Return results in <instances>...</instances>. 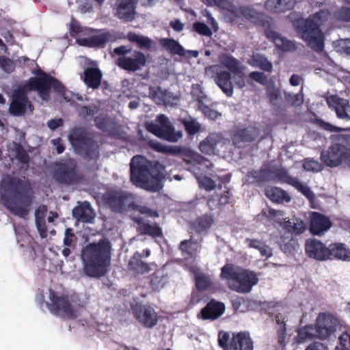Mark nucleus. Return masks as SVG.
Wrapping results in <instances>:
<instances>
[{"label": "nucleus", "mask_w": 350, "mask_h": 350, "mask_svg": "<svg viewBox=\"0 0 350 350\" xmlns=\"http://www.w3.org/2000/svg\"><path fill=\"white\" fill-rule=\"evenodd\" d=\"M230 191L228 190L224 191L221 194L214 193L208 200V204L212 208L213 207H220V206H225L229 203L230 201Z\"/></svg>", "instance_id": "obj_45"}, {"label": "nucleus", "mask_w": 350, "mask_h": 350, "mask_svg": "<svg viewBox=\"0 0 350 350\" xmlns=\"http://www.w3.org/2000/svg\"><path fill=\"white\" fill-rule=\"evenodd\" d=\"M94 29L82 27L80 22L75 20L74 18H71V23L69 27V34L72 38H77L80 34L88 36L92 33Z\"/></svg>", "instance_id": "obj_43"}, {"label": "nucleus", "mask_w": 350, "mask_h": 350, "mask_svg": "<svg viewBox=\"0 0 350 350\" xmlns=\"http://www.w3.org/2000/svg\"><path fill=\"white\" fill-rule=\"evenodd\" d=\"M274 175L280 182L288 184L300 191L309 200H314V194L310 187L300 182L297 178L291 176L285 168H277L274 171Z\"/></svg>", "instance_id": "obj_16"}, {"label": "nucleus", "mask_w": 350, "mask_h": 350, "mask_svg": "<svg viewBox=\"0 0 350 350\" xmlns=\"http://www.w3.org/2000/svg\"><path fill=\"white\" fill-rule=\"evenodd\" d=\"M83 81L85 84L94 90L98 89L103 77L100 70L98 68H87L84 70Z\"/></svg>", "instance_id": "obj_31"}, {"label": "nucleus", "mask_w": 350, "mask_h": 350, "mask_svg": "<svg viewBox=\"0 0 350 350\" xmlns=\"http://www.w3.org/2000/svg\"><path fill=\"white\" fill-rule=\"evenodd\" d=\"M179 121L184 127L189 137H193L194 135L200 131V124L194 118L189 117L188 118H180Z\"/></svg>", "instance_id": "obj_44"}, {"label": "nucleus", "mask_w": 350, "mask_h": 350, "mask_svg": "<svg viewBox=\"0 0 350 350\" xmlns=\"http://www.w3.org/2000/svg\"><path fill=\"white\" fill-rule=\"evenodd\" d=\"M314 123L319 126L321 129L328 132H340L345 131V129L335 126L329 122L324 121L321 118H315Z\"/></svg>", "instance_id": "obj_57"}, {"label": "nucleus", "mask_w": 350, "mask_h": 350, "mask_svg": "<svg viewBox=\"0 0 350 350\" xmlns=\"http://www.w3.org/2000/svg\"><path fill=\"white\" fill-rule=\"evenodd\" d=\"M168 282V278L162 273H155L151 278L150 285L154 291H158L163 288Z\"/></svg>", "instance_id": "obj_49"}, {"label": "nucleus", "mask_w": 350, "mask_h": 350, "mask_svg": "<svg viewBox=\"0 0 350 350\" xmlns=\"http://www.w3.org/2000/svg\"><path fill=\"white\" fill-rule=\"evenodd\" d=\"M176 55L183 57L186 59H190L191 57L196 58L198 56V51L186 50L178 42L176 41Z\"/></svg>", "instance_id": "obj_61"}, {"label": "nucleus", "mask_w": 350, "mask_h": 350, "mask_svg": "<svg viewBox=\"0 0 350 350\" xmlns=\"http://www.w3.org/2000/svg\"><path fill=\"white\" fill-rule=\"evenodd\" d=\"M297 246V242L292 237L280 238V249L285 253L291 254Z\"/></svg>", "instance_id": "obj_52"}, {"label": "nucleus", "mask_w": 350, "mask_h": 350, "mask_svg": "<svg viewBox=\"0 0 350 350\" xmlns=\"http://www.w3.org/2000/svg\"><path fill=\"white\" fill-rule=\"evenodd\" d=\"M270 171L268 168L251 170L247 173V178L251 184H262L269 179Z\"/></svg>", "instance_id": "obj_38"}, {"label": "nucleus", "mask_w": 350, "mask_h": 350, "mask_svg": "<svg viewBox=\"0 0 350 350\" xmlns=\"http://www.w3.org/2000/svg\"><path fill=\"white\" fill-rule=\"evenodd\" d=\"M69 138L75 150L82 152L85 159L92 160L98 156V147L95 141L84 131H73Z\"/></svg>", "instance_id": "obj_10"}, {"label": "nucleus", "mask_w": 350, "mask_h": 350, "mask_svg": "<svg viewBox=\"0 0 350 350\" xmlns=\"http://www.w3.org/2000/svg\"><path fill=\"white\" fill-rule=\"evenodd\" d=\"M138 0H120L117 4L116 16L124 22L135 19Z\"/></svg>", "instance_id": "obj_24"}, {"label": "nucleus", "mask_w": 350, "mask_h": 350, "mask_svg": "<svg viewBox=\"0 0 350 350\" xmlns=\"http://www.w3.org/2000/svg\"><path fill=\"white\" fill-rule=\"evenodd\" d=\"M226 310V306L223 302L211 299L204 308L200 310V314L202 319L215 320L221 317Z\"/></svg>", "instance_id": "obj_25"}, {"label": "nucleus", "mask_w": 350, "mask_h": 350, "mask_svg": "<svg viewBox=\"0 0 350 350\" xmlns=\"http://www.w3.org/2000/svg\"><path fill=\"white\" fill-rule=\"evenodd\" d=\"M218 345L224 350H254V342L248 332L232 333L221 331L218 333Z\"/></svg>", "instance_id": "obj_8"}, {"label": "nucleus", "mask_w": 350, "mask_h": 350, "mask_svg": "<svg viewBox=\"0 0 350 350\" xmlns=\"http://www.w3.org/2000/svg\"><path fill=\"white\" fill-rule=\"evenodd\" d=\"M327 260L338 259L347 260L350 257V250L343 243H333L328 246Z\"/></svg>", "instance_id": "obj_30"}, {"label": "nucleus", "mask_w": 350, "mask_h": 350, "mask_svg": "<svg viewBox=\"0 0 350 350\" xmlns=\"http://www.w3.org/2000/svg\"><path fill=\"white\" fill-rule=\"evenodd\" d=\"M52 177L59 184L74 186L83 179L77 161L74 158H66L56 161L52 165Z\"/></svg>", "instance_id": "obj_7"}, {"label": "nucleus", "mask_w": 350, "mask_h": 350, "mask_svg": "<svg viewBox=\"0 0 350 350\" xmlns=\"http://www.w3.org/2000/svg\"><path fill=\"white\" fill-rule=\"evenodd\" d=\"M49 302L46 303L51 313L62 319L74 320L77 318L78 312L66 295H59L53 290L49 291Z\"/></svg>", "instance_id": "obj_9"}, {"label": "nucleus", "mask_w": 350, "mask_h": 350, "mask_svg": "<svg viewBox=\"0 0 350 350\" xmlns=\"http://www.w3.org/2000/svg\"><path fill=\"white\" fill-rule=\"evenodd\" d=\"M98 107L94 105L93 107L85 105H79L77 107L78 115L82 119H86L88 116H94L98 111Z\"/></svg>", "instance_id": "obj_56"}, {"label": "nucleus", "mask_w": 350, "mask_h": 350, "mask_svg": "<svg viewBox=\"0 0 350 350\" xmlns=\"http://www.w3.org/2000/svg\"><path fill=\"white\" fill-rule=\"evenodd\" d=\"M275 319L278 325L276 331L278 342L282 347H284L286 345L285 340L286 336V317L283 314H278Z\"/></svg>", "instance_id": "obj_41"}, {"label": "nucleus", "mask_w": 350, "mask_h": 350, "mask_svg": "<svg viewBox=\"0 0 350 350\" xmlns=\"http://www.w3.org/2000/svg\"><path fill=\"white\" fill-rule=\"evenodd\" d=\"M265 36L268 40L274 42L275 46L283 51H292L295 49V46L292 41L284 38L278 33L270 28L265 29Z\"/></svg>", "instance_id": "obj_27"}, {"label": "nucleus", "mask_w": 350, "mask_h": 350, "mask_svg": "<svg viewBox=\"0 0 350 350\" xmlns=\"http://www.w3.org/2000/svg\"><path fill=\"white\" fill-rule=\"evenodd\" d=\"M196 287L198 291H205L213 285L212 280L208 275L195 273Z\"/></svg>", "instance_id": "obj_47"}, {"label": "nucleus", "mask_w": 350, "mask_h": 350, "mask_svg": "<svg viewBox=\"0 0 350 350\" xmlns=\"http://www.w3.org/2000/svg\"><path fill=\"white\" fill-rule=\"evenodd\" d=\"M307 256L316 260H327L328 247L316 239L307 240L305 244Z\"/></svg>", "instance_id": "obj_20"}, {"label": "nucleus", "mask_w": 350, "mask_h": 350, "mask_svg": "<svg viewBox=\"0 0 350 350\" xmlns=\"http://www.w3.org/2000/svg\"><path fill=\"white\" fill-rule=\"evenodd\" d=\"M332 226L330 219L319 212H312L310 215V231L313 235H321Z\"/></svg>", "instance_id": "obj_23"}, {"label": "nucleus", "mask_w": 350, "mask_h": 350, "mask_svg": "<svg viewBox=\"0 0 350 350\" xmlns=\"http://www.w3.org/2000/svg\"><path fill=\"white\" fill-rule=\"evenodd\" d=\"M340 345L336 348L338 350H350V334L345 332L339 337Z\"/></svg>", "instance_id": "obj_64"}, {"label": "nucleus", "mask_w": 350, "mask_h": 350, "mask_svg": "<svg viewBox=\"0 0 350 350\" xmlns=\"http://www.w3.org/2000/svg\"><path fill=\"white\" fill-rule=\"evenodd\" d=\"M163 166L158 161H150L143 156H134L131 162V181L136 187L150 191L161 188Z\"/></svg>", "instance_id": "obj_4"}, {"label": "nucleus", "mask_w": 350, "mask_h": 350, "mask_svg": "<svg viewBox=\"0 0 350 350\" xmlns=\"http://www.w3.org/2000/svg\"><path fill=\"white\" fill-rule=\"evenodd\" d=\"M130 209L137 211L141 214L146 215L151 217H157L159 216V214L156 211L147 206H144V205H137L135 203L134 200L133 201V205H131Z\"/></svg>", "instance_id": "obj_59"}, {"label": "nucleus", "mask_w": 350, "mask_h": 350, "mask_svg": "<svg viewBox=\"0 0 350 350\" xmlns=\"http://www.w3.org/2000/svg\"><path fill=\"white\" fill-rule=\"evenodd\" d=\"M29 184L19 177L5 175L0 182L1 198L10 211L17 216L25 217L28 214L31 204Z\"/></svg>", "instance_id": "obj_2"}, {"label": "nucleus", "mask_w": 350, "mask_h": 350, "mask_svg": "<svg viewBox=\"0 0 350 350\" xmlns=\"http://www.w3.org/2000/svg\"><path fill=\"white\" fill-rule=\"evenodd\" d=\"M111 255L112 245L107 239L88 243L81 250L84 273L93 278L105 276L111 262Z\"/></svg>", "instance_id": "obj_3"}, {"label": "nucleus", "mask_w": 350, "mask_h": 350, "mask_svg": "<svg viewBox=\"0 0 350 350\" xmlns=\"http://www.w3.org/2000/svg\"><path fill=\"white\" fill-rule=\"evenodd\" d=\"M46 207L44 205L38 207L36 211V222L40 235L42 238L47 236V228L45 223Z\"/></svg>", "instance_id": "obj_42"}, {"label": "nucleus", "mask_w": 350, "mask_h": 350, "mask_svg": "<svg viewBox=\"0 0 350 350\" xmlns=\"http://www.w3.org/2000/svg\"><path fill=\"white\" fill-rule=\"evenodd\" d=\"M328 15L327 11L321 10L310 15L306 19L299 18L293 22L296 32L316 52H322L324 49V35L321 26L327 20Z\"/></svg>", "instance_id": "obj_5"}, {"label": "nucleus", "mask_w": 350, "mask_h": 350, "mask_svg": "<svg viewBox=\"0 0 350 350\" xmlns=\"http://www.w3.org/2000/svg\"><path fill=\"white\" fill-rule=\"evenodd\" d=\"M295 5V0H267L265 6L273 13H283L291 10Z\"/></svg>", "instance_id": "obj_33"}, {"label": "nucleus", "mask_w": 350, "mask_h": 350, "mask_svg": "<svg viewBox=\"0 0 350 350\" xmlns=\"http://www.w3.org/2000/svg\"><path fill=\"white\" fill-rule=\"evenodd\" d=\"M154 98H158L157 102L159 104H162L165 106H172L174 104L175 96L166 91L163 92L159 90V91L156 92Z\"/></svg>", "instance_id": "obj_51"}, {"label": "nucleus", "mask_w": 350, "mask_h": 350, "mask_svg": "<svg viewBox=\"0 0 350 350\" xmlns=\"http://www.w3.org/2000/svg\"><path fill=\"white\" fill-rule=\"evenodd\" d=\"M72 213L74 217L83 223H92L96 216L94 209L88 202L75 207Z\"/></svg>", "instance_id": "obj_28"}, {"label": "nucleus", "mask_w": 350, "mask_h": 350, "mask_svg": "<svg viewBox=\"0 0 350 350\" xmlns=\"http://www.w3.org/2000/svg\"><path fill=\"white\" fill-rule=\"evenodd\" d=\"M36 77H31L21 88L14 90L11 96L9 112L12 116H23L27 109L33 110V106L29 100L27 92L36 91L43 100H48L50 90L65 98L66 90L65 86L55 77L50 76L41 69L35 72Z\"/></svg>", "instance_id": "obj_1"}, {"label": "nucleus", "mask_w": 350, "mask_h": 350, "mask_svg": "<svg viewBox=\"0 0 350 350\" xmlns=\"http://www.w3.org/2000/svg\"><path fill=\"white\" fill-rule=\"evenodd\" d=\"M265 194L271 201L278 204L288 203L291 200V198L288 193L280 187L267 188Z\"/></svg>", "instance_id": "obj_36"}, {"label": "nucleus", "mask_w": 350, "mask_h": 350, "mask_svg": "<svg viewBox=\"0 0 350 350\" xmlns=\"http://www.w3.org/2000/svg\"><path fill=\"white\" fill-rule=\"evenodd\" d=\"M150 147L157 152H170L175 154V147L165 146L157 140H150L148 142Z\"/></svg>", "instance_id": "obj_55"}, {"label": "nucleus", "mask_w": 350, "mask_h": 350, "mask_svg": "<svg viewBox=\"0 0 350 350\" xmlns=\"http://www.w3.org/2000/svg\"><path fill=\"white\" fill-rule=\"evenodd\" d=\"M197 247V243L192 241V240H185L180 242L179 245V249L186 258L193 256L196 253Z\"/></svg>", "instance_id": "obj_48"}, {"label": "nucleus", "mask_w": 350, "mask_h": 350, "mask_svg": "<svg viewBox=\"0 0 350 350\" xmlns=\"http://www.w3.org/2000/svg\"><path fill=\"white\" fill-rule=\"evenodd\" d=\"M127 39L130 42H136L139 48L150 49L152 46V40L148 37L137 35L135 33L130 32L127 34Z\"/></svg>", "instance_id": "obj_50"}, {"label": "nucleus", "mask_w": 350, "mask_h": 350, "mask_svg": "<svg viewBox=\"0 0 350 350\" xmlns=\"http://www.w3.org/2000/svg\"><path fill=\"white\" fill-rule=\"evenodd\" d=\"M0 68L5 72L10 74L14 72L16 68V65L13 60H11L8 57L1 55L0 56Z\"/></svg>", "instance_id": "obj_58"}, {"label": "nucleus", "mask_w": 350, "mask_h": 350, "mask_svg": "<svg viewBox=\"0 0 350 350\" xmlns=\"http://www.w3.org/2000/svg\"><path fill=\"white\" fill-rule=\"evenodd\" d=\"M317 337L315 329L313 325L310 324L306 326L299 327L297 330V335L295 340L297 343L301 344L308 340H312Z\"/></svg>", "instance_id": "obj_39"}, {"label": "nucleus", "mask_w": 350, "mask_h": 350, "mask_svg": "<svg viewBox=\"0 0 350 350\" xmlns=\"http://www.w3.org/2000/svg\"><path fill=\"white\" fill-rule=\"evenodd\" d=\"M214 81L224 94L230 97L234 93V85L232 75L229 71L217 67L214 76Z\"/></svg>", "instance_id": "obj_21"}, {"label": "nucleus", "mask_w": 350, "mask_h": 350, "mask_svg": "<svg viewBox=\"0 0 350 350\" xmlns=\"http://www.w3.org/2000/svg\"><path fill=\"white\" fill-rule=\"evenodd\" d=\"M193 29L199 35L206 37H211L213 32L207 24L203 22H196L193 24Z\"/></svg>", "instance_id": "obj_54"}, {"label": "nucleus", "mask_w": 350, "mask_h": 350, "mask_svg": "<svg viewBox=\"0 0 350 350\" xmlns=\"http://www.w3.org/2000/svg\"><path fill=\"white\" fill-rule=\"evenodd\" d=\"M220 278L230 281L229 287L239 293H249L258 279L253 271L227 263L221 269Z\"/></svg>", "instance_id": "obj_6"}, {"label": "nucleus", "mask_w": 350, "mask_h": 350, "mask_svg": "<svg viewBox=\"0 0 350 350\" xmlns=\"http://www.w3.org/2000/svg\"><path fill=\"white\" fill-rule=\"evenodd\" d=\"M213 217L208 214H204L190 223L191 228L196 233L207 231L213 224Z\"/></svg>", "instance_id": "obj_35"}, {"label": "nucleus", "mask_w": 350, "mask_h": 350, "mask_svg": "<svg viewBox=\"0 0 350 350\" xmlns=\"http://www.w3.org/2000/svg\"><path fill=\"white\" fill-rule=\"evenodd\" d=\"M241 15L252 24L261 27H265L269 24V18L266 15L250 6L241 5Z\"/></svg>", "instance_id": "obj_26"}, {"label": "nucleus", "mask_w": 350, "mask_h": 350, "mask_svg": "<svg viewBox=\"0 0 350 350\" xmlns=\"http://www.w3.org/2000/svg\"><path fill=\"white\" fill-rule=\"evenodd\" d=\"M146 63L145 55L139 51H135L132 57H119L116 60V65L127 72L139 70L146 65Z\"/></svg>", "instance_id": "obj_19"}, {"label": "nucleus", "mask_w": 350, "mask_h": 350, "mask_svg": "<svg viewBox=\"0 0 350 350\" xmlns=\"http://www.w3.org/2000/svg\"><path fill=\"white\" fill-rule=\"evenodd\" d=\"M258 133V129L254 126L238 127L231 134L232 144L237 148H243L247 144L254 142Z\"/></svg>", "instance_id": "obj_18"}, {"label": "nucleus", "mask_w": 350, "mask_h": 350, "mask_svg": "<svg viewBox=\"0 0 350 350\" xmlns=\"http://www.w3.org/2000/svg\"><path fill=\"white\" fill-rule=\"evenodd\" d=\"M321 159L329 167H336L342 164L350 166V150L344 145L334 144L327 150H322Z\"/></svg>", "instance_id": "obj_11"}, {"label": "nucleus", "mask_w": 350, "mask_h": 350, "mask_svg": "<svg viewBox=\"0 0 350 350\" xmlns=\"http://www.w3.org/2000/svg\"><path fill=\"white\" fill-rule=\"evenodd\" d=\"M105 202L116 213H122L130 209L133 205V197L129 193L122 191H113L107 194L105 198Z\"/></svg>", "instance_id": "obj_14"}, {"label": "nucleus", "mask_w": 350, "mask_h": 350, "mask_svg": "<svg viewBox=\"0 0 350 350\" xmlns=\"http://www.w3.org/2000/svg\"><path fill=\"white\" fill-rule=\"evenodd\" d=\"M136 222L139 224L141 234L150 236L154 239L163 237L162 229L156 223L154 224H150L146 222H141L140 220H137Z\"/></svg>", "instance_id": "obj_40"}, {"label": "nucleus", "mask_w": 350, "mask_h": 350, "mask_svg": "<svg viewBox=\"0 0 350 350\" xmlns=\"http://www.w3.org/2000/svg\"><path fill=\"white\" fill-rule=\"evenodd\" d=\"M248 64L254 68H258L267 72L273 70L272 63L262 54L254 53L248 59Z\"/></svg>", "instance_id": "obj_37"}, {"label": "nucleus", "mask_w": 350, "mask_h": 350, "mask_svg": "<svg viewBox=\"0 0 350 350\" xmlns=\"http://www.w3.org/2000/svg\"><path fill=\"white\" fill-rule=\"evenodd\" d=\"M129 269L137 273L144 274L148 273L151 268L148 262L142 260V254L136 252L129 261Z\"/></svg>", "instance_id": "obj_32"}, {"label": "nucleus", "mask_w": 350, "mask_h": 350, "mask_svg": "<svg viewBox=\"0 0 350 350\" xmlns=\"http://www.w3.org/2000/svg\"><path fill=\"white\" fill-rule=\"evenodd\" d=\"M179 155L186 157L184 159L188 162L194 161L199 165H204L207 168H209L213 165L208 159L201 156L193 150L188 148H184L180 146H176V156Z\"/></svg>", "instance_id": "obj_29"}, {"label": "nucleus", "mask_w": 350, "mask_h": 350, "mask_svg": "<svg viewBox=\"0 0 350 350\" xmlns=\"http://www.w3.org/2000/svg\"><path fill=\"white\" fill-rule=\"evenodd\" d=\"M221 136L217 133H211L199 144L200 150L206 154H215L216 147L221 141Z\"/></svg>", "instance_id": "obj_34"}, {"label": "nucleus", "mask_w": 350, "mask_h": 350, "mask_svg": "<svg viewBox=\"0 0 350 350\" xmlns=\"http://www.w3.org/2000/svg\"><path fill=\"white\" fill-rule=\"evenodd\" d=\"M16 158L21 164L27 166L28 165L29 162V156L21 144H18L16 148Z\"/></svg>", "instance_id": "obj_60"}, {"label": "nucleus", "mask_w": 350, "mask_h": 350, "mask_svg": "<svg viewBox=\"0 0 350 350\" xmlns=\"http://www.w3.org/2000/svg\"><path fill=\"white\" fill-rule=\"evenodd\" d=\"M94 32L98 33L88 38H78L77 42L81 46L94 48L104 47L107 42H113L118 40V36L113 31L94 29L92 33Z\"/></svg>", "instance_id": "obj_15"}, {"label": "nucleus", "mask_w": 350, "mask_h": 350, "mask_svg": "<svg viewBox=\"0 0 350 350\" xmlns=\"http://www.w3.org/2000/svg\"><path fill=\"white\" fill-rule=\"evenodd\" d=\"M221 64L225 66L230 73L235 75L243 73V68L241 67L239 60L232 56L226 55L221 60Z\"/></svg>", "instance_id": "obj_46"}, {"label": "nucleus", "mask_w": 350, "mask_h": 350, "mask_svg": "<svg viewBox=\"0 0 350 350\" xmlns=\"http://www.w3.org/2000/svg\"><path fill=\"white\" fill-rule=\"evenodd\" d=\"M133 314L144 327L152 328L158 321V314L150 305L135 304L132 306Z\"/></svg>", "instance_id": "obj_17"}, {"label": "nucleus", "mask_w": 350, "mask_h": 350, "mask_svg": "<svg viewBox=\"0 0 350 350\" xmlns=\"http://www.w3.org/2000/svg\"><path fill=\"white\" fill-rule=\"evenodd\" d=\"M328 107L334 110L337 117L350 119V106L347 99L338 96H329L326 99Z\"/></svg>", "instance_id": "obj_22"}, {"label": "nucleus", "mask_w": 350, "mask_h": 350, "mask_svg": "<svg viewBox=\"0 0 350 350\" xmlns=\"http://www.w3.org/2000/svg\"><path fill=\"white\" fill-rule=\"evenodd\" d=\"M339 325L338 318L325 312L319 314L313 325L317 338L321 339H327L334 334Z\"/></svg>", "instance_id": "obj_13"}, {"label": "nucleus", "mask_w": 350, "mask_h": 350, "mask_svg": "<svg viewBox=\"0 0 350 350\" xmlns=\"http://www.w3.org/2000/svg\"><path fill=\"white\" fill-rule=\"evenodd\" d=\"M198 109L202 114L213 120H216L221 116L217 111L211 109L206 104L199 106Z\"/></svg>", "instance_id": "obj_63"}, {"label": "nucleus", "mask_w": 350, "mask_h": 350, "mask_svg": "<svg viewBox=\"0 0 350 350\" xmlns=\"http://www.w3.org/2000/svg\"><path fill=\"white\" fill-rule=\"evenodd\" d=\"M200 188H204L207 191H211L216 187V184L211 178L204 176L198 178Z\"/></svg>", "instance_id": "obj_62"}, {"label": "nucleus", "mask_w": 350, "mask_h": 350, "mask_svg": "<svg viewBox=\"0 0 350 350\" xmlns=\"http://www.w3.org/2000/svg\"><path fill=\"white\" fill-rule=\"evenodd\" d=\"M191 95L192 98L197 101L198 107L204 104V99L206 98V96L204 95V92H202L200 85L195 84L192 85Z\"/></svg>", "instance_id": "obj_53"}, {"label": "nucleus", "mask_w": 350, "mask_h": 350, "mask_svg": "<svg viewBox=\"0 0 350 350\" xmlns=\"http://www.w3.org/2000/svg\"><path fill=\"white\" fill-rule=\"evenodd\" d=\"M146 129L159 138L175 142V130L168 117L163 113L157 115L155 122L146 124Z\"/></svg>", "instance_id": "obj_12"}]
</instances>
